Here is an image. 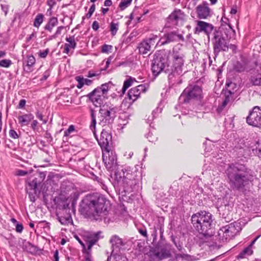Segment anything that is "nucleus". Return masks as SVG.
<instances>
[{
    "instance_id": "f257e3e1",
    "label": "nucleus",
    "mask_w": 261,
    "mask_h": 261,
    "mask_svg": "<svg viewBox=\"0 0 261 261\" xmlns=\"http://www.w3.org/2000/svg\"><path fill=\"white\" fill-rule=\"evenodd\" d=\"M110 208V202L105 197H84L80 204L81 214L95 220H106Z\"/></svg>"
},
{
    "instance_id": "f03ea898",
    "label": "nucleus",
    "mask_w": 261,
    "mask_h": 261,
    "mask_svg": "<svg viewBox=\"0 0 261 261\" xmlns=\"http://www.w3.org/2000/svg\"><path fill=\"white\" fill-rule=\"evenodd\" d=\"M226 174L231 188L240 191H246L253 179L252 171L239 163L229 165Z\"/></svg>"
},
{
    "instance_id": "7ed1b4c3",
    "label": "nucleus",
    "mask_w": 261,
    "mask_h": 261,
    "mask_svg": "<svg viewBox=\"0 0 261 261\" xmlns=\"http://www.w3.org/2000/svg\"><path fill=\"white\" fill-rule=\"evenodd\" d=\"M115 178L123 187L124 192L129 193L139 188L141 174L136 167L126 166L122 169V172L115 173Z\"/></svg>"
},
{
    "instance_id": "20e7f679",
    "label": "nucleus",
    "mask_w": 261,
    "mask_h": 261,
    "mask_svg": "<svg viewBox=\"0 0 261 261\" xmlns=\"http://www.w3.org/2000/svg\"><path fill=\"white\" fill-rule=\"evenodd\" d=\"M219 31H215L212 39L214 52L218 55L220 51H226L229 46L230 39L235 34V31L230 24L222 25Z\"/></svg>"
},
{
    "instance_id": "39448f33",
    "label": "nucleus",
    "mask_w": 261,
    "mask_h": 261,
    "mask_svg": "<svg viewBox=\"0 0 261 261\" xmlns=\"http://www.w3.org/2000/svg\"><path fill=\"white\" fill-rule=\"evenodd\" d=\"M212 215L205 211L197 213L192 216L193 227L204 237L213 236V221Z\"/></svg>"
},
{
    "instance_id": "423d86ee",
    "label": "nucleus",
    "mask_w": 261,
    "mask_h": 261,
    "mask_svg": "<svg viewBox=\"0 0 261 261\" xmlns=\"http://www.w3.org/2000/svg\"><path fill=\"white\" fill-rule=\"evenodd\" d=\"M48 197H42L43 203L47 207L56 208V211L70 210L69 204L71 203V206L74 207L78 198V197H54V198L50 197L49 200Z\"/></svg>"
},
{
    "instance_id": "0eeeda50",
    "label": "nucleus",
    "mask_w": 261,
    "mask_h": 261,
    "mask_svg": "<svg viewBox=\"0 0 261 261\" xmlns=\"http://www.w3.org/2000/svg\"><path fill=\"white\" fill-rule=\"evenodd\" d=\"M169 53L165 50L156 52L152 60L151 70L153 75L157 76L161 72L167 73L166 69L169 67Z\"/></svg>"
},
{
    "instance_id": "6e6552de",
    "label": "nucleus",
    "mask_w": 261,
    "mask_h": 261,
    "mask_svg": "<svg viewBox=\"0 0 261 261\" xmlns=\"http://www.w3.org/2000/svg\"><path fill=\"white\" fill-rule=\"evenodd\" d=\"M234 205L232 197H220L216 202V205L221 218L226 222L232 219L231 211Z\"/></svg>"
},
{
    "instance_id": "1a4fd4ad",
    "label": "nucleus",
    "mask_w": 261,
    "mask_h": 261,
    "mask_svg": "<svg viewBox=\"0 0 261 261\" xmlns=\"http://www.w3.org/2000/svg\"><path fill=\"white\" fill-rule=\"evenodd\" d=\"M172 57V65L171 66L169 65V67L167 68L166 71L167 73L168 74V79L170 82L174 84L172 79L176 75H178L182 73L185 62V56L181 53L175 51L174 49H173Z\"/></svg>"
},
{
    "instance_id": "9d476101",
    "label": "nucleus",
    "mask_w": 261,
    "mask_h": 261,
    "mask_svg": "<svg viewBox=\"0 0 261 261\" xmlns=\"http://www.w3.org/2000/svg\"><path fill=\"white\" fill-rule=\"evenodd\" d=\"M243 225L241 221H237L222 226L218 230V239L222 242H227L241 231Z\"/></svg>"
},
{
    "instance_id": "9b49d317",
    "label": "nucleus",
    "mask_w": 261,
    "mask_h": 261,
    "mask_svg": "<svg viewBox=\"0 0 261 261\" xmlns=\"http://www.w3.org/2000/svg\"><path fill=\"white\" fill-rule=\"evenodd\" d=\"M46 177L45 172H39L36 174L34 178L31 180L26 186V191L29 196H39L41 192L42 196H45L43 193V188H45L43 181Z\"/></svg>"
},
{
    "instance_id": "f8f14e48",
    "label": "nucleus",
    "mask_w": 261,
    "mask_h": 261,
    "mask_svg": "<svg viewBox=\"0 0 261 261\" xmlns=\"http://www.w3.org/2000/svg\"><path fill=\"white\" fill-rule=\"evenodd\" d=\"M118 108L113 105L106 103L102 105L99 111V124L105 126L112 124L116 116Z\"/></svg>"
},
{
    "instance_id": "ddd939ff",
    "label": "nucleus",
    "mask_w": 261,
    "mask_h": 261,
    "mask_svg": "<svg viewBox=\"0 0 261 261\" xmlns=\"http://www.w3.org/2000/svg\"><path fill=\"white\" fill-rule=\"evenodd\" d=\"M202 88L196 84L189 85L182 92L179 97L180 103H187L192 99L201 97Z\"/></svg>"
},
{
    "instance_id": "4468645a",
    "label": "nucleus",
    "mask_w": 261,
    "mask_h": 261,
    "mask_svg": "<svg viewBox=\"0 0 261 261\" xmlns=\"http://www.w3.org/2000/svg\"><path fill=\"white\" fill-rule=\"evenodd\" d=\"M170 247L168 244H159L153 250L149 252L152 261H159L170 256Z\"/></svg>"
},
{
    "instance_id": "2eb2a0df",
    "label": "nucleus",
    "mask_w": 261,
    "mask_h": 261,
    "mask_svg": "<svg viewBox=\"0 0 261 261\" xmlns=\"http://www.w3.org/2000/svg\"><path fill=\"white\" fill-rule=\"evenodd\" d=\"M102 160L108 170H116L117 167V156L115 152L110 149L102 151Z\"/></svg>"
},
{
    "instance_id": "dca6fc26",
    "label": "nucleus",
    "mask_w": 261,
    "mask_h": 261,
    "mask_svg": "<svg viewBox=\"0 0 261 261\" xmlns=\"http://www.w3.org/2000/svg\"><path fill=\"white\" fill-rule=\"evenodd\" d=\"M247 123L251 126L261 127V109L258 106H255L249 112L246 118Z\"/></svg>"
},
{
    "instance_id": "f3484780",
    "label": "nucleus",
    "mask_w": 261,
    "mask_h": 261,
    "mask_svg": "<svg viewBox=\"0 0 261 261\" xmlns=\"http://www.w3.org/2000/svg\"><path fill=\"white\" fill-rule=\"evenodd\" d=\"M110 243L112 245V252L110 256H113L114 259L122 258L119 253L125 244L122 239L117 235H114L111 237Z\"/></svg>"
},
{
    "instance_id": "a211bd4d",
    "label": "nucleus",
    "mask_w": 261,
    "mask_h": 261,
    "mask_svg": "<svg viewBox=\"0 0 261 261\" xmlns=\"http://www.w3.org/2000/svg\"><path fill=\"white\" fill-rule=\"evenodd\" d=\"M184 13L180 9H176L167 18L165 27L171 28L177 25L180 21L184 20Z\"/></svg>"
},
{
    "instance_id": "6ab92c4d",
    "label": "nucleus",
    "mask_w": 261,
    "mask_h": 261,
    "mask_svg": "<svg viewBox=\"0 0 261 261\" xmlns=\"http://www.w3.org/2000/svg\"><path fill=\"white\" fill-rule=\"evenodd\" d=\"M158 38L157 35L151 34L149 38L143 40L138 46L140 54L145 55L150 51L151 46L155 44Z\"/></svg>"
},
{
    "instance_id": "aec40b11",
    "label": "nucleus",
    "mask_w": 261,
    "mask_h": 261,
    "mask_svg": "<svg viewBox=\"0 0 261 261\" xmlns=\"http://www.w3.org/2000/svg\"><path fill=\"white\" fill-rule=\"evenodd\" d=\"M97 141L102 151L109 150L112 148V136L104 129L101 132L100 138L97 139Z\"/></svg>"
},
{
    "instance_id": "412c9836",
    "label": "nucleus",
    "mask_w": 261,
    "mask_h": 261,
    "mask_svg": "<svg viewBox=\"0 0 261 261\" xmlns=\"http://www.w3.org/2000/svg\"><path fill=\"white\" fill-rule=\"evenodd\" d=\"M197 25L194 29V33L199 34L200 33H204L205 35L209 36L214 29V26L210 23L201 20H197Z\"/></svg>"
},
{
    "instance_id": "4be33fe9",
    "label": "nucleus",
    "mask_w": 261,
    "mask_h": 261,
    "mask_svg": "<svg viewBox=\"0 0 261 261\" xmlns=\"http://www.w3.org/2000/svg\"><path fill=\"white\" fill-rule=\"evenodd\" d=\"M148 88L145 84H141L130 89L128 92V97L133 102L136 100L141 93H145Z\"/></svg>"
},
{
    "instance_id": "5701e85b",
    "label": "nucleus",
    "mask_w": 261,
    "mask_h": 261,
    "mask_svg": "<svg viewBox=\"0 0 261 261\" xmlns=\"http://www.w3.org/2000/svg\"><path fill=\"white\" fill-rule=\"evenodd\" d=\"M197 17L201 19H205L211 16V9L208 3L204 1L196 8Z\"/></svg>"
},
{
    "instance_id": "b1692460",
    "label": "nucleus",
    "mask_w": 261,
    "mask_h": 261,
    "mask_svg": "<svg viewBox=\"0 0 261 261\" xmlns=\"http://www.w3.org/2000/svg\"><path fill=\"white\" fill-rule=\"evenodd\" d=\"M56 215L58 220L62 225H68L73 222L70 210L57 211Z\"/></svg>"
},
{
    "instance_id": "393cba45",
    "label": "nucleus",
    "mask_w": 261,
    "mask_h": 261,
    "mask_svg": "<svg viewBox=\"0 0 261 261\" xmlns=\"http://www.w3.org/2000/svg\"><path fill=\"white\" fill-rule=\"evenodd\" d=\"M259 237V236L254 238L249 245L242 249L236 257L239 259L247 258L251 255L253 253L252 246Z\"/></svg>"
},
{
    "instance_id": "a878e982",
    "label": "nucleus",
    "mask_w": 261,
    "mask_h": 261,
    "mask_svg": "<svg viewBox=\"0 0 261 261\" xmlns=\"http://www.w3.org/2000/svg\"><path fill=\"white\" fill-rule=\"evenodd\" d=\"M177 41V35L176 31H172L164 35L159 41L158 44L161 43V45H164L171 42Z\"/></svg>"
},
{
    "instance_id": "bb28decb",
    "label": "nucleus",
    "mask_w": 261,
    "mask_h": 261,
    "mask_svg": "<svg viewBox=\"0 0 261 261\" xmlns=\"http://www.w3.org/2000/svg\"><path fill=\"white\" fill-rule=\"evenodd\" d=\"M203 189L198 187L196 184H194L192 187H190L189 189H185L181 190V196H186L190 195V196H198L202 194Z\"/></svg>"
},
{
    "instance_id": "cd10ccee",
    "label": "nucleus",
    "mask_w": 261,
    "mask_h": 261,
    "mask_svg": "<svg viewBox=\"0 0 261 261\" xmlns=\"http://www.w3.org/2000/svg\"><path fill=\"white\" fill-rule=\"evenodd\" d=\"M102 96L103 95L98 92H94V90L88 95L89 100L93 105L96 107H100V108L102 106H101L102 103Z\"/></svg>"
},
{
    "instance_id": "c85d7f7f",
    "label": "nucleus",
    "mask_w": 261,
    "mask_h": 261,
    "mask_svg": "<svg viewBox=\"0 0 261 261\" xmlns=\"http://www.w3.org/2000/svg\"><path fill=\"white\" fill-rule=\"evenodd\" d=\"M100 232H97L96 233L90 234L87 237V240H86V246H87V249L91 250L92 246L96 244L99 239V235Z\"/></svg>"
},
{
    "instance_id": "c756f323",
    "label": "nucleus",
    "mask_w": 261,
    "mask_h": 261,
    "mask_svg": "<svg viewBox=\"0 0 261 261\" xmlns=\"http://www.w3.org/2000/svg\"><path fill=\"white\" fill-rule=\"evenodd\" d=\"M250 82L254 86H261V64L259 69H256V71L251 75Z\"/></svg>"
},
{
    "instance_id": "7c9ffc66",
    "label": "nucleus",
    "mask_w": 261,
    "mask_h": 261,
    "mask_svg": "<svg viewBox=\"0 0 261 261\" xmlns=\"http://www.w3.org/2000/svg\"><path fill=\"white\" fill-rule=\"evenodd\" d=\"M19 123L21 126L28 125L30 122L34 118V116L32 114H24L18 117Z\"/></svg>"
},
{
    "instance_id": "2f4dec72",
    "label": "nucleus",
    "mask_w": 261,
    "mask_h": 261,
    "mask_svg": "<svg viewBox=\"0 0 261 261\" xmlns=\"http://www.w3.org/2000/svg\"><path fill=\"white\" fill-rule=\"evenodd\" d=\"M90 116H91V122L90 125V128L93 132L94 136H96V135H95V127H96V111L92 108H90Z\"/></svg>"
},
{
    "instance_id": "473e14b6",
    "label": "nucleus",
    "mask_w": 261,
    "mask_h": 261,
    "mask_svg": "<svg viewBox=\"0 0 261 261\" xmlns=\"http://www.w3.org/2000/svg\"><path fill=\"white\" fill-rule=\"evenodd\" d=\"M24 249L32 254H36L38 253L39 249L38 247L29 242H26L24 245Z\"/></svg>"
},
{
    "instance_id": "72a5a7b5",
    "label": "nucleus",
    "mask_w": 261,
    "mask_h": 261,
    "mask_svg": "<svg viewBox=\"0 0 261 261\" xmlns=\"http://www.w3.org/2000/svg\"><path fill=\"white\" fill-rule=\"evenodd\" d=\"M58 23V20L57 17H52L49 18L48 23L45 25L44 29L51 32L54 27L56 26Z\"/></svg>"
},
{
    "instance_id": "f704fd0d",
    "label": "nucleus",
    "mask_w": 261,
    "mask_h": 261,
    "mask_svg": "<svg viewBox=\"0 0 261 261\" xmlns=\"http://www.w3.org/2000/svg\"><path fill=\"white\" fill-rule=\"evenodd\" d=\"M111 85H112L111 82L103 84L100 87L95 88L94 92H98L103 95L107 93Z\"/></svg>"
},
{
    "instance_id": "c9c22d12",
    "label": "nucleus",
    "mask_w": 261,
    "mask_h": 261,
    "mask_svg": "<svg viewBox=\"0 0 261 261\" xmlns=\"http://www.w3.org/2000/svg\"><path fill=\"white\" fill-rule=\"evenodd\" d=\"M75 80L78 82L76 86L79 89L82 88L84 85L88 86L90 85L92 82V81L88 79H84L81 76H76L75 77Z\"/></svg>"
},
{
    "instance_id": "e433bc0d",
    "label": "nucleus",
    "mask_w": 261,
    "mask_h": 261,
    "mask_svg": "<svg viewBox=\"0 0 261 261\" xmlns=\"http://www.w3.org/2000/svg\"><path fill=\"white\" fill-rule=\"evenodd\" d=\"M27 60V68L29 71H32V67L35 64L36 62V59L33 55H28Z\"/></svg>"
},
{
    "instance_id": "4c0bfd02",
    "label": "nucleus",
    "mask_w": 261,
    "mask_h": 261,
    "mask_svg": "<svg viewBox=\"0 0 261 261\" xmlns=\"http://www.w3.org/2000/svg\"><path fill=\"white\" fill-rule=\"evenodd\" d=\"M234 69L237 72H243L246 69V64L244 62H237L234 66Z\"/></svg>"
},
{
    "instance_id": "58836bf2",
    "label": "nucleus",
    "mask_w": 261,
    "mask_h": 261,
    "mask_svg": "<svg viewBox=\"0 0 261 261\" xmlns=\"http://www.w3.org/2000/svg\"><path fill=\"white\" fill-rule=\"evenodd\" d=\"M44 15L42 14H38L34 21V25L38 28L43 21Z\"/></svg>"
},
{
    "instance_id": "ea45409f",
    "label": "nucleus",
    "mask_w": 261,
    "mask_h": 261,
    "mask_svg": "<svg viewBox=\"0 0 261 261\" xmlns=\"http://www.w3.org/2000/svg\"><path fill=\"white\" fill-rule=\"evenodd\" d=\"M133 82V80L131 77L124 82L123 86L121 90L122 94H124L126 89L132 86Z\"/></svg>"
},
{
    "instance_id": "a19ab883",
    "label": "nucleus",
    "mask_w": 261,
    "mask_h": 261,
    "mask_svg": "<svg viewBox=\"0 0 261 261\" xmlns=\"http://www.w3.org/2000/svg\"><path fill=\"white\" fill-rule=\"evenodd\" d=\"M132 0H121L119 7L121 10H124L132 3Z\"/></svg>"
},
{
    "instance_id": "79ce46f5",
    "label": "nucleus",
    "mask_w": 261,
    "mask_h": 261,
    "mask_svg": "<svg viewBox=\"0 0 261 261\" xmlns=\"http://www.w3.org/2000/svg\"><path fill=\"white\" fill-rule=\"evenodd\" d=\"M66 41L69 42L68 44L70 45V48L74 49L76 46V43L75 41L74 36H72L69 37H67L66 38Z\"/></svg>"
},
{
    "instance_id": "37998d69",
    "label": "nucleus",
    "mask_w": 261,
    "mask_h": 261,
    "mask_svg": "<svg viewBox=\"0 0 261 261\" xmlns=\"http://www.w3.org/2000/svg\"><path fill=\"white\" fill-rule=\"evenodd\" d=\"M118 30V24L117 23H114L113 22H112L110 24V31L111 32V34L113 36L115 35Z\"/></svg>"
},
{
    "instance_id": "c03bdc74",
    "label": "nucleus",
    "mask_w": 261,
    "mask_h": 261,
    "mask_svg": "<svg viewBox=\"0 0 261 261\" xmlns=\"http://www.w3.org/2000/svg\"><path fill=\"white\" fill-rule=\"evenodd\" d=\"M233 94L231 91L228 90L225 93V98L224 101H226L228 103H230L232 100V95Z\"/></svg>"
},
{
    "instance_id": "a18cd8bd",
    "label": "nucleus",
    "mask_w": 261,
    "mask_h": 261,
    "mask_svg": "<svg viewBox=\"0 0 261 261\" xmlns=\"http://www.w3.org/2000/svg\"><path fill=\"white\" fill-rule=\"evenodd\" d=\"M11 64L12 62L10 60L4 59L0 61L1 67L8 68L11 65Z\"/></svg>"
},
{
    "instance_id": "49530a36",
    "label": "nucleus",
    "mask_w": 261,
    "mask_h": 261,
    "mask_svg": "<svg viewBox=\"0 0 261 261\" xmlns=\"http://www.w3.org/2000/svg\"><path fill=\"white\" fill-rule=\"evenodd\" d=\"M112 48V46L108 44H104L101 46V52L103 53H108L110 51Z\"/></svg>"
},
{
    "instance_id": "de8ad7c7",
    "label": "nucleus",
    "mask_w": 261,
    "mask_h": 261,
    "mask_svg": "<svg viewBox=\"0 0 261 261\" xmlns=\"http://www.w3.org/2000/svg\"><path fill=\"white\" fill-rule=\"evenodd\" d=\"M228 103L227 102H226V101H223L222 103L219 105L218 107V108L217 109V112L219 113V114H220L222 111L223 110V109H224V108L228 105Z\"/></svg>"
},
{
    "instance_id": "09e8293b",
    "label": "nucleus",
    "mask_w": 261,
    "mask_h": 261,
    "mask_svg": "<svg viewBox=\"0 0 261 261\" xmlns=\"http://www.w3.org/2000/svg\"><path fill=\"white\" fill-rule=\"evenodd\" d=\"M95 10V4H92L89 9L88 12L86 14V17L87 18H90L91 17L93 13H94Z\"/></svg>"
},
{
    "instance_id": "8fccbe9b",
    "label": "nucleus",
    "mask_w": 261,
    "mask_h": 261,
    "mask_svg": "<svg viewBox=\"0 0 261 261\" xmlns=\"http://www.w3.org/2000/svg\"><path fill=\"white\" fill-rule=\"evenodd\" d=\"M64 27L63 26H60L57 28L56 33L54 35L51 36L53 38H56L58 36L61 34V31L63 30Z\"/></svg>"
},
{
    "instance_id": "3c124183",
    "label": "nucleus",
    "mask_w": 261,
    "mask_h": 261,
    "mask_svg": "<svg viewBox=\"0 0 261 261\" xmlns=\"http://www.w3.org/2000/svg\"><path fill=\"white\" fill-rule=\"evenodd\" d=\"M9 135L11 138L16 139L19 138V136L16 132L14 129H10L9 131Z\"/></svg>"
},
{
    "instance_id": "603ef678",
    "label": "nucleus",
    "mask_w": 261,
    "mask_h": 261,
    "mask_svg": "<svg viewBox=\"0 0 261 261\" xmlns=\"http://www.w3.org/2000/svg\"><path fill=\"white\" fill-rule=\"evenodd\" d=\"M37 118H38L39 120L42 121L43 124H46L47 122V119H43L42 114L40 113L39 111H37L36 114Z\"/></svg>"
},
{
    "instance_id": "864d4df0",
    "label": "nucleus",
    "mask_w": 261,
    "mask_h": 261,
    "mask_svg": "<svg viewBox=\"0 0 261 261\" xmlns=\"http://www.w3.org/2000/svg\"><path fill=\"white\" fill-rule=\"evenodd\" d=\"M49 53V49H46L43 51L40 50L39 53V56L41 58H45Z\"/></svg>"
},
{
    "instance_id": "5fc2aeb1",
    "label": "nucleus",
    "mask_w": 261,
    "mask_h": 261,
    "mask_svg": "<svg viewBox=\"0 0 261 261\" xmlns=\"http://www.w3.org/2000/svg\"><path fill=\"white\" fill-rule=\"evenodd\" d=\"M23 229V227L22 224L17 223L16 224V230L19 233H21Z\"/></svg>"
},
{
    "instance_id": "6e6d98bb",
    "label": "nucleus",
    "mask_w": 261,
    "mask_h": 261,
    "mask_svg": "<svg viewBox=\"0 0 261 261\" xmlns=\"http://www.w3.org/2000/svg\"><path fill=\"white\" fill-rule=\"evenodd\" d=\"M26 103V100L24 99H22L19 101V104L17 106L18 109H23L24 108Z\"/></svg>"
},
{
    "instance_id": "4d7b16f0",
    "label": "nucleus",
    "mask_w": 261,
    "mask_h": 261,
    "mask_svg": "<svg viewBox=\"0 0 261 261\" xmlns=\"http://www.w3.org/2000/svg\"><path fill=\"white\" fill-rule=\"evenodd\" d=\"M28 174V171L22 170H18L16 171V175L18 176H25Z\"/></svg>"
},
{
    "instance_id": "13d9d810",
    "label": "nucleus",
    "mask_w": 261,
    "mask_h": 261,
    "mask_svg": "<svg viewBox=\"0 0 261 261\" xmlns=\"http://www.w3.org/2000/svg\"><path fill=\"white\" fill-rule=\"evenodd\" d=\"M74 130V126L73 125H70L69 127V128H68V129L66 130V131H65L64 135L65 136H68L69 133H70V132L73 131Z\"/></svg>"
},
{
    "instance_id": "bf43d9fd",
    "label": "nucleus",
    "mask_w": 261,
    "mask_h": 261,
    "mask_svg": "<svg viewBox=\"0 0 261 261\" xmlns=\"http://www.w3.org/2000/svg\"><path fill=\"white\" fill-rule=\"evenodd\" d=\"M139 232H140V233L141 234H142L144 237H147V230H146V228L139 229Z\"/></svg>"
},
{
    "instance_id": "052dcab7",
    "label": "nucleus",
    "mask_w": 261,
    "mask_h": 261,
    "mask_svg": "<svg viewBox=\"0 0 261 261\" xmlns=\"http://www.w3.org/2000/svg\"><path fill=\"white\" fill-rule=\"evenodd\" d=\"M92 28L94 31H97L99 29V23L97 21H94L92 25Z\"/></svg>"
},
{
    "instance_id": "680f3d73",
    "label": "nucleus",
    "mask_w": 261,
    "mask_h": 261,
    "mask_svg": "<svg viewBox=\"0 0 261 261\" xmlns=\"http://www.w3.org/2000/svg\"><path fill=\"white\" fill-rule=\"evenodd\" d=\"M50 73L49 71H46L42 76V77L41 79V81H45L48 77L49 76Z\"/></svg>"
},
{
    "instance_id": "e2e57ef3",
    "label": "nucleus",
    "mask_w": 261,
    "mask_h": 261,
    "mask_svg": "<svg viewBox=\"0 0 261 261\" xmlns=\"http://www.w3.org/2000/svg\"><path fill=\"white\" fill-rule=\"evenodd\" d=\"M76 240L79 242V243L82 245L83 250L86 249V245L83 242V241L80 239V238L77 236L75 237Z\"/></svg>"
},
{
    "instance_id": "0e129e2a",
    "label": "nucleus",
    "mask_w": 261,
    "mask_h": 261,
    "mask_svg": "<svg viewBox=\"0 0 261 261\" xmlns=\"http://www.w3.org/2000/svg\"><path fill=\"white\" fill-rule=\"evenodd\" d=\"M70 47V45L67 43L65 44L64 50V53L68 54L69 52V48Z\"/></svg>"
},
{
    "instance_id": "69168bd1",
    "label": "nucleus",
    "mask_w": 261,
    "mask_h": 261,
    "mask_svg": "<svg viewBox=\"0 0 261 261\" xmlns=\"http://www.w3.org/2000/svg\"><path fill=\"white\" fill-rule=\"evenodd\" d=\"M54 261H59V252H58V250H56L55 251V252H54Z\"/></svg>"
},
{
    "instance_id": "338daca9",
    "label": "nucleus",
    "mask_w": 261,
    "mask_h": 261,
    "mask_svg": "<svg viewBox=\"0 0 261 261\" xmlns=\"http://www.w3.org/2000/svg\"><path fill=\"white\" fill-rule=\"evenodd\" d=\"M152 133H149L147 135V138L148 139L149 142H153L156 141V138H152L151 137Z\"/></svg>"
},
{
    "instance_id": "774afa93",
    "label": "nucleus",
    "mask_w": 261,
    "mask_h": 261,
    "mask_svg": "<svg viewBox=\"0 0 261 261\" xmlns=\"http://www.w3.org/2000/svg\"><path fill=\"white\" fill-rule=\"evenodd\" d=\"M38 121L36 120L33 121L32 123L31 124V127L33 130H35L36 128L38 125Z\"/></svg>"
}]
</instances>
